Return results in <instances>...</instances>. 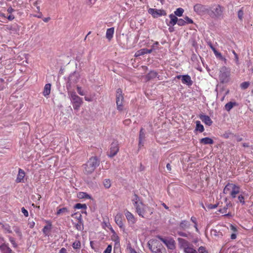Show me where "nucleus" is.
<instances>
[{
	"label": "nucleus",
	"instance_id": "nucleus-27",
	"mask_svg": "<svg viewBox=\"0 0 253 253\" xmlns=\"http://www.w3.org/2000/svg\"><path fill=\"white\" fill-rule=\"evenodd\" d=\"M169 18L170 19V21L169 22V24H168V26H174L176 23H177L178 18L176 16L172 14L169 15Z\"/></svg>",
	"mask_w": 253,
	"mask_h": 253
},
{
	"label": "nucleus",
	"instance_id": "nucleus-13",
	"mask_svg": "<svg viewBox=\"0 0 253 253\" xmlns=\"http://www.w3.org/2000/svg\"><path fill=\"white\" fill-rule=\"evenodd\" d=\"M177 79H181V82L182 84H185L188 86H191L193 84V81L190 76L188 75H178L176 76Z\"/></svg>",
	"mask_w": 253,
	"mask_h": 253
},
{
	"label": "nucleus",
	"instance_id": "nucleus-46",
	"mask_svg": "<svg viewBox=\"0 0 253 253\" xmlns=\"http://www.w3.org/2000/svg\"><path fill=\"white\" fill-rule=\"evenodd\" d=\"M199 253H209L204 247L201 246L198 249ZM197 253L198 252H197Z\"/></svg>",
	"mask_w": 253,
	"mask_h": 253
},
{
	"label": "nucleus",
	"instance_id": "nucleus-43",
	"mask_svg": "<svg viewBox=\"0 0 253 253\" xmlns=\"http://www.w3.org/2000/svg\"><path fill=\"white\" fill-rule=\"evenodd\" d=\"M103 185L106 188H110L111 185L110 180L107 179L104 180L103 181Z\"/></svg>",
	"mask_w": 253,
	"mask_h": 253
},
{
	"label": "nucleus",
	"instance_id": "nucleus-20",
	"mask_svg": "<svg viewBox=\"0 0 253 253\" xmlns=\"http://www.w3.org/2000/svg\"><path fill=\"white\" fill-rule=\"evenodd\" d=\"M158 76V73L154 71H151L149 73H148L145 77V80L147 81H149L152 79H155Z\"/></svg>",
	"mask_w": 253,
	"mask_h": 253
},
{
	"label": "nucleus",
	"instance_id": "nucleus-19",
	"mask_svg": "<svg viewBox=\"0 0 253 253\" xmlns=\"http://www.w3.org/2000/svg\"><path fill=\"white\" fill-rule=\"evenodd\" d=\"M153 48L148 49L147 48H142L136 52L135 53V57H138L141 55H143L145 54L150 53L152 52Z\"/></svg>",
	"mask_w": 253,
	"mask_h": 253
},
{
	"label": "nucleus",
	"instance_id": "nucleus-37",
	"mask_svg": "<svg viewBox=\"0 0 253 253\" xmlns=\"http://www.w3.org/2000/svg\"><path fill=\"white\" fill-rule=\"evenodd\" d=\"M184 12V10L182 8H178L176 9V10L174 11V14L176 16H181L182 15L183 13Z\"/></svg>",
	"mask_w": 253,
	"mask_h": 253
},
{
	"label": "nucleus",
	"instance_id": "nucleus-55",
	"mask_svg": "<svg viewBox=\"0 0 253 253\" xmlns=\"http://www.w3.org/2000/svg\"><path fill=\"white\" fill-rule=\"evenodd\" d=\"M77 89V91L79 94H80L81 95H84V93L83 91L82 90V88L81 87L78 86Z\"/></svg>",
	"mask_w": 253,
	"mask_h": 253
},
{
	"label": "nucleus",
	"instance_id": "nucleus-26",
	"mask_svg": "<svg viewBox=\"0 0 253 253\" xmlns=\"http://www.w3.org/2000/svg\"><path fill=\"white\" fill-rule=\"evenodd\" d=\"M51 224L48 222L47 225L44 226L42 229L43 233L45 236H48L51 229Z\"/></svg>",
	"mask_w": 253,
	"mask_h": 253
},
{
	"label": "nucleus",
	"instance_id": "nucleus-47",
	"mask_svg": "<svg viewBox=\"0 0 253 253\" xmlns=\"http://www.w3.org/2000/svg\"><path fill=\"white\" fill-rule=\"evenodd\" d=\"M238 200L239 201V202L242 204V205H244L245 204V198H244V197L242 195H240L238 196Z\"/></svg>",
	"mask_w": 253,
	"mask_h": 253
},
{
	"label": "nucleus",
	"instance_id": "nucleus-39",
	"mask_svg": "<svg viewBox=\"0 0 253 253\" xmlns=\"http://www.w3.org/2000/svg\"><path fill=\"white\" fill-rule=\"evenodd\" d=\"M244 16L243 7H242L238 12V17L240 20L242 21Z\"/></svg>",
	"mask_w": 253,
	"mask_h": 253
},
{
	"label": "nucleus",
	"instance_id": "nucleus-42",
	"mask_svg": "<svg viewBox=\"0 0 253 253\" xmlns=\"http://www.w3.org/2000/svg\"><path fill=\"white\" fill-rule=\"evenodd\" d=\"M74 208L77 209H86V206L85 204H82L80 203H78L75 205Z\"/></svg>",
	"mask_w": 253,
	"mask_h": 253
},
{
	"label": "nucleus",
	"instance_id": "nucleus-32",
	"mask_svg": "<svg viewBox=\"0 0 253 253\" xmlns=\"http://www.w3.org/2000/svg\"><path fill=\"white\" fill-rule=\"evenodd\" d=\"M195 130L199 131L200 132H203L204 131V127L199 121L196 122Z\"/></svg>",
	"mask_w": 253,
	"mask_h": 253
},
{
	"label": "nucleus",
	"instance_id": "nucleus-64",
	"mask_svg": "<svg viewBox=\"0 0 253 253\" xmlns=\"http://www.w3.org/2000/svg\"><path fill=\"white\" fill-rule=\"evenodd\" d=\"M59 253H67L66 249L64 248H61Z\"/></svg>",
	"mask_w": 253,
	"mask_h": 253
},
{
	"label": "nucleus",
	"instance_id": "nucleus-24",
	"mask_svg": "<svg viewBox=\"0 0 253 253\" xmlns=\"http://www.w3.org/2000/svg\"><path fill=\"white\" fill-rule=\"evenodd\" d=\"M114 33V28H110L107 30L106 37L110 41L113 37Z\"/></svg>",
	"mask_w": 253,
	"mask_h": 253
},
{
	"label": "nucleus",
	"instance_id": "nucleus-45",
	"mask_svg": "<svg viewBox=\"0 0 253 253\" xmlns=\"http://www.w3.org/2000/svg\"><path fill=\"white\" fill-rule=\"evenodd\" d=\"M8 238H9V240L10 242L13 245V247H14V248L17 247V245L16 243L14 238H13V237H12L11 236H9Z\"/></svg>",
	"mask_w": 253,
	"mask_h": 253
},
{
	"label": "nucleus",
	"instance_id": "nucleus-38",
	"mask_svg": "<svg viewBox=\"0 0 253 253\" xmlns=\"http://www.w3.org/2000/svg\"><path fill=\"white\" fill-rule=\"evenodd\" d=\"M81 246V243L79 241H76L72 245V247L74 249H80Z\"/></svg>",
	"mask_w": 253,
	"mask_h": 253
},
{
	"label": "nucleus",
	"instance_id": "nucleus-18",
	"mask_svg": "<svg viewBox=\"0 0 253 253\" xmlns=\"http://www.w3.org/2000/svg\"><path fill=\"white\" fill-rule=\"evenodd\" d=\"M0 251L2 253H12V251L9 247L8 244L4 243L0 246Z\"/></svg>",
	"mask_w": 253,
	"mask_h": 253
},
{
	"label": "nucleus",
	"instance_id": "nucleus-9",
	"mask_svg": "<svg viewBox=\"0 0 253 253\" xmlns=\"http://www.w3.org/2000/svg\"><path fill=\"white\" fill-rule=\"evenodd\" d=\"M157 238L160 241L163 242L168 248L173 250L175 247V243L174 240L172 238H164L160 236H157Z\"/></svg>",
	"mask_w": 253,
	"mask_h": 253
},
{
	"label": "nucleus",
	"instance_id": "nucleus-3",
	"mask_svg": "<svg viewBox=\"0 0 253 253\" xmlns=\"http://www.w3.org/2000/svg\"><path fill=\"white\" fill-rule=\"evenodd\" d=\"M180 248L183 250L184 253H197V251L194 248L192 244L188 241L181 238L177 239Z\"/></svg>",
	"mask_w": 253,
	"mask_h": 253
},
{
	"label": "nucleus",
	"instance_id": "nucleus-60",
	"mask_svg": "<svg viewBox=\"0 0 253 253\" xmlns=\"http://www.w3.org/2000/svg\"><path fill=\"white\" fill-rule=\"evenodd\" d=\"M232 134L231 133H230V132H228V133H225L223 134V137L226 139H227L228 138H229L230 137V135Z\"/></svg>",
	"mask_w": 253,
	"mask_h": 253
},
{
	"label": "nucleus",
	"instance_id": "nucleus-1",
	"mask_svg": "<svg viewBox=\"0 0 253 253\" xmlns=\"http://www.w3.org/2000/svg\"><path fill=\"white\" fill-rule=\"evenodd\" d=\"M131 201L135 208L136 212L140 216L148 218L153 213V208L144 204L136 194L133 195Z\"/></svg>",
	"mask_w": 253,
	"mask_h": 253
},
{
	"label": "nucleus",
	"instance_id": "nucleus-33",
	"mask_svg": "<svg viewBox=\"0 0 253 253\" xmlns=\"http://www.w3.org/2000/svg\"><path fill=\"white\" fill-rule=\"evenodd\" d=\"M237 105V103L236 102H229L225 104V109L228 111L229 112L234 106H235Z\"/></svg>",
	"mask_w": 253,
	"mask_h": 253
},
{
	"label": "nucleus",
	"instance_id": "nucleus-51",
	"mask_svg": "<svg viewBox=\"0 0 253 253\" xmlns=\"http://www.w3.org/2000/svg\"><path fill=\"white\" fill-rule=\"evenodd\" d=\"M185 22L186 21L184 19H178L177 24L179 26H184V25H185Z\"/></svg>",
	"mask_w": 253,
	"mask_h": 253
},
{
	"label": "nucleus",
	"instance_id": "nucleus-49",
	"mask_svg": "<svg viewBox=\"0 0 253 253\" xmlns=\"http://www.w3.org/2000/svg\"><path fill=\"white\" fill-rule=\"evenodd\" d=\"M4 87V81L3 79L0 78V90L3 89Z\"/></svg>",
	"mask_w": 253,
	"mask_h": 253
},
{
	"label": "nucleus",
	"instance_id": "nucleus-57",
	"mask_svg": "<svg viewBox=\"0 0 253 253\" xmlns=\"http://www.w3.org/2000/svg\"><path fill=\"white\" fill-rule=\"evenodd\" d=\"M226 210H227V208H224L222 209H220L219 210V211L221 213L224 214V215H227L226 214Z\"/></svg>",
	"mask_w": 253,
	"mask_h": 253
},
{
	"label": "nucleus",
	"instance_id": "nucleus-53",
	"mask_svg": "<svg viewBox=\"0 0 253 253\" xmlns=\"http://www.w3.org/2000/svg\"><path fill=\"white\" fill-rule=\"evenodd\" d=\"M232 52L233 53V54L234 55V57H235V59L236 60V62L237 64H238V62H239V58H238V54L236 53V52L234 50H233Z\"/></svg>",
	"mask_w": 253,
	"mask_h": 253
},
{
	"label": "nucleus",
	"instance_id": "nucleus-8",
	"mask_svg": "<svg viewBox=\"0 0 253 253\" xmlns=\"http://www.w3.org/2000/svg\"><path fill=\"white\" fill-rule=\"evenodd\" d=\"M223 12V7L219 5H217L213 7L212 10L208 9V14L211 17H218L221 16Z\"/></svg>",
	"mask_w": 253,
	"mask_h": 253
},
{
	"label": "nucleus",
	"instance_id": "nucleus-54",
	"mask_svg": "<svg viewBox=\"0 0 253 253\" xmlns=\"http://www.w3.org/2000/svg\"><path fill=\"white\" fill-rule=\"evenodd\" d=\"M21 211L26 217L28 216V211L24 207L21 209Z\"/></svg>",
	"mask_w": 253,
	"mask_h": 253
},
{
	"label": "nucleus",
	"instance_id": "nucleus-41",
	"mask_svg": "<svg viewBox=\"0 0 253 253\" xmlns=\"http://www.w3.org/2000/svg\"><path fill=\"white\" fill-rule=\"evenodd\" d=\"M250 84V82H244L240 84V87L242 89H245L248 88Z\"/></svg>",
	"mask_w": 253,
	"mask_h": 253
},
{
	"label": "nucleus",
	"instance_id": "nucleus-35",
	"mask_svg": "<svg viewBox=\"0 0 253 253\" xmlns=\"http://www.w3.org/2000/svg\"><path fill=\"white\" fill-rule=\"evenodd\" d=\"M191 221L194 224V227L195 228V230L196 232H199V229L198 228V224H197V218L195 216H192L190 219Z\"/></svg>",
	"mask_w": 253,
	"mask_h": 253
},
{
	"label": "nucleus",
	"instance_id": "nucleus-15",
	"mask_svg": "<svg viewBox=\"0 0 253 253\" xmlns=\"http://www.w3.org/2000/svg\"><path fill=\"white\" fill-rule=\"evenodd\" d=\"M156 242L154 240L150 241L148 243V246L149 249L153 253H163L162 251L156 247Z\"/></svg>",
	"mask_w": 253,
	"mask_h": 253
},
{
	"label": "nucleus",
	"instance_id": "nucleus-12",
	"mask_svg": "<svg viewBox=\"0 0 253 253\" xmlns=\"http://www.w3.org/2000/svg\"><path fill=\"white\" fill-rule=\"evenodd\" d=\"M208 9L206 6L200 3L196 4L194 6V10L198 14L208 13Z\"/></svg>",
	"mask_w": 253,
	"mask_h": 253
},
{
	"label": "nucleus",
	"instance_id": "nucleus-16",
	"mask_svg": "<svg viewBox=\"0 0 253 253\" xmlns=\"http://www.w3.org/2000/svg\"><path fill=\"white\" fill-rule=\"evenodd\" d=\"M199 118L202 121L205 123L206 125L210 126L212 124V121L210 117L207 115L201 114L199 115Z\"/></svg>",
	"mask_w": 253,
	"mask_h": 253
},
{
	"label": "nucleus",
	"instance_id": "nucleus-11",
	"mask_svg": "<svg viewBox=\"0 0 253 253\" xmlns=\"http://www.w3.org/2000/svg\"><path fill=\"white\" fill-rule=\"evenodd\" d=\"M148 13L152 15L154 18H158L161 16L166 15L167 13L164 10L149 8Z\"/></svg>",
	"mask_w": 253,
	"mask_h": 253
},
{
	"label": "nucleus",
	"instance_id": "nucleus-36",
	"mask_svg": "<svg viewBox=\"0 0 253 253\" xmlns=\"http://www.w3.org/2000/svg\"><path fill=\"white\" fill-rule=\"evenodd\" d=\"M69 212V211L67 208H63L58 210L57 211V214L59 215L62 213H66Z\"/></svg>",
	"mask_w": 253,
	"mask_h": 253
},
{
	"label": "nucleus",
	"instance_id": "nucleus-40",
	"mask_svg": "<svg viewBox=\"0 0 253 253\" xmlns=\"http://www.w3.org/2000/svg\"><path fill=\"white\" fill-rule=\"evenodd\" d=\"M78 197L80 198H86V199H90V197L89 195H88L87 193L84 192H80L79 194Z\"/></svg>",
	"mask_w": 253,
	"mask_h": 253
},
{
	"label": "nucleus",
	"instance_id": "nucleus-62",
	"mask_svg": "<svg viewBox=\"0 0 253 253\" xmlns=\"http://www.w3.org/2000/svg\"><path fill=\"white\" fill-rule=\"evenodd\" d=\"M35 222L34 221L29 222L28 223L29 227L30 228H33L35 226Z\"/></svg>",
	"mask_w": 253,
	"mask_h": 253
},
{
	"label": "nucleus",
	"instance_id": "nucleus-61",
	"mask_svg": "<svg viewBox=\"0 0 253 253\" xmlns=\"http://www.w3.org/2000/svg\"><path fill=\"white\" fill-rule=\"evenodd\" d=\"M79 214H81L80 213H74V214H72L71 216L72 217H75V218H77V220L78 221H79Z\"/></svg>",
	"mask_w": 253,
	"mask_h": 253
},
{
	"label": "nucleus",
	"instance_id": "nucleus-31",
	"mask_svg": "<svg viewBox=\"0 0 253 253\" xmlns=\"http://www.w3.org/2000/svg\"><path fill=\"white\" fill-rule=\"evenodd\" d=\"M127 221L130 224H133L136 221V219L134 217V215L130 212L127 211Z\"/></svg>",
	"mask_w": 253,
	"mask_h": 253
},
{
	"label": "nucleus",
	"instance_id": "nucleus-30",
	"mask_svg": "<svg viewBox=\"0 0 253 253\" xmlns=\"http://www.w3.org/2000/svg\"><path fill=\"white\" fill-rule=\"evenodd\" d=\"M189 227L190 223L188 221L186 220H182L179 223V227L182 229L185 230L188 229Z\"/></svg>",
	"mask_w": 253,
	"mask_h": 253
},
{
	"label": "nucleus",
	"instance_id": "nucleus-59",
	"mask_svg": "<svg viewBox=\"0 0 253 253\" xmlns=\"http://www.w3.org/2000/svg\"><path fill=\"white\" fill-rule=\"evenodd\" d=\"M230 229L232 231H233L235 233L237 232V229L236 227L232 224L230 225Z\"/></svg>",
	"mask_w": 253,
	"mask_h": 253
},
{
	"label": "nucleus",
	"instance_id": "nucleus-14",
	"mask_svg": "<svg viewBox=\"0 0 253 253\" xmlns=\"http://www.w3.org/2000/svg\"><path fill=\"white\" fill-rule=\"evenodd\" d=\"M119 150L118 144L117 142H113L111 144L110 151L108 153V156L110 157H113L115 156Z\"/></svg>",
	"mask_w": 253,
	"mask_h": 253
},
{
	"label": "nucleus",
	"instance_id": "nucleus-52",
	"mask_svg": "<svg viewBox=\"0 0 253 253\" xmlns=\"http://www.w3.org/2000/svg\"><path fill=\"white\" fill-rule=\"evenodd\" d=\"M111 251L112 246L109 245L107 246V248L104 251V253H111Z\"/></svg>",
	"mask_w": 253,
	"mask_h": 253
},
{
	"label": "nucleus",
	"instance_id": "nucleus-5",
	"mask_svg": "<svg viewBox=\"0 0 253 253\" xmlns=\"http://www.w3.org/2000/svg\"><path fill=\"white\" fill-rule=\"evenodd\" d=\"M68 94L73 103L74 109L78 110L83 103L82 99L78 96L75 92L70 91L68 92Z\"/></svg>",
	"mask_w": 253,
	"mask_h": 253
},
{
	"label": "nucleus",
	"instance_id": "nucleus-63",
	"mask_svg": "<svg viewBox=\"0 0 253 253\" xmlns=\"http://www.w3.org/2000/svg\"><path fill=\"white\" fill-rule=\"evenodd\" d=\"M14 11H15V10L14 9H13L11 7H8L7 10V11L9 13H12Z\"/></svg>",
	"mask_w": 253,
	"mask_h": 253
},
{
	"label": "nucleus",
	"instance_id": "nucleus-17",
	"mask_svg": "<svg viewBox=\"0 0 253 253\" xmlns=\"http://www.w3.org/2000/svg\"><path fill=\"white\" fill-rule=\"evenodd\" d=\"M25 176V171L23 169H19L18 174L17 176L16 182L17 183L24 182V178Z\"/></svg>",
	"mask_w": 253,
	"mask_h": 253
},
{
	"label": "nucleus",
	"instance_id": "nucleus-21",
	"mask_svg": "<svg viewBox=\"0 0 253 253\" xmlns=\"http://www.w3.org/2000/svg\"><path fill=\"white\" fill-rule=\"evenodd\" d=\"M199 142L201 144H204V145H207V144L211 145V144H213L214 143L213 139L210 137L203 138L200 139Z\"/></svg>",
	"mask_w": 253,
	"mask_h": 253
},
{
	"label": "nucleus",
	"instance_id": "nucleus-44",
	"mask_svg": "<svg viewBox=\"0 0 253 253\" xmlns=\"http://www.w3.org/2000/svg\"><path fill=\"white\" fill-rule=\"evenodd\" d=\"M211 234L212 235L214 236H220V237L222 236V233L220 232H217L216 230H212L211 231Z\"/></svg>",
	"mask_w": 253,
	"mask_h": 253
},
{
	"label": "nucleus",
	"instance_id": "nucleus-28",
	"mask_svg": "<svg viewBox=\"0 0 253 253\" xmlns=\"http://www.w3.org/2000/svg\"><path fill=\"white\" fill-rule=\"evenodd\" d=\"M145 138V134L144 129L141 128L140 130L139 138V147L143 146V140Z\"/></svg>",
	"mask_w": 253,
	"mask_h": 253
},
{
	"label": "nucleus",
	"instance_id": "nucleus-4",
	"mask_svg": "<svg viewBox=\"0 0 253 253\" xmlns=\"http://www.w3.org/2000/svg\"><path fill=\"white\" fill-rule=\"evenodd\" d=\"M239 192L240 187L231 183L227 184L223 189L225 194H229L233 198H235Z\"/></svg>",
	"mask_w": 253,
	"mask_h": 253
},
{
	"label": "nucleus",
	"instance_id": "nucleus-25",
	"mask_svg": "<svg viewBox=\"0 0 253 253\" xmlns=\"http://www.w3.org/2000/svg\"><path fill=\"white\" fill-rule=\"evenodd\" d=\"M79 221H78V223L75 224V227L78 230L81 231L84 228L82 216L81 214H79Z\"/></svg>",
	"mask_w": 253,
	"mask_h": 253
},
{
	"label": "nucleus",
	"instance_id": "nucleus-2",
	"mask_svg": "<svg viewBox=\"0 0 253 253\" xmlns=\"http://www.w3.org/2000/svg\"><path fill=\"white\" fill-rule=\"evenodd\" d=\"M99 164L100 160L96 157L90 158L87 163L83 166L84 173L86 175L92 173Z\"/></svg>",
	"mask_w": 253,
	"mask_h": 253
},
{
	"label": "nucleus",
	"instance_id": "nucleus-50",
	"mask_svg": "<svg viewBox=\"0 0 253 253\" xmlns=\"http://www.w3.org/2000/svg\"><path fill=\"white\" fill-rule=\"evenodd\" d=\"M184 20L186 21L185 22V24H192L193 23V21L191 18H189L188 16H186L184 18Z\"/></svg>",
	"mask_w": 253,
	"mask_h": 253
},
{
	"label": "nucleus",
	"instance_id": "nucleus-56",
	"mask_svg": "<svg viewBox=\"0 0 253 253\" xmlns=\"http://www.w3.org/2000/svg\"><path fill=\"white\" fill-rule=\"evenodd\" d=\"M214 55H215V56H216L217 58H219L220 60H221V59H222V58H223V56L222 55L221 53H220V52H218V51H217V52L216 53V54H215Z\"/></svg>",
	"mask_w": 253,
	"mask_h": 253
},
{
	"label": "nucleus",
	"instance_id": "nucleus-29",
	"mask_svg": "<svg viewBox=\"0 0 253 253\" xmlns=\"http://www.w3.org/2000/svg\"><path fill=\"white\" fill-rule=\"evenodd\" d=\"M50 90H51V84H46L44 87L43 95L45 97L48 96L50 93Z\"/></svg>",
	"mask_w": 253,
	"mask_h": 253
},
{
	"label": "nucleus",
	"instance_id": "nucleus-34",
	"mask_svg": "<svg viewBox=\"0 0 253 253\" xmlns=\"http://www.w3.org/2000/svg\"><path fill=\"white\" fill-rule=\"evenodd\" d=\"M13 228L14 231L16 233L17 235L19 237L20 239H21L22 237V234L21 231L20 227L18 226H14Z\"/></svg>",
	"mask_w": 253,
	"mask_h": 253
},
{
	"label": "nucleus",
	"instance_id": "nucleus-7",
	"mask_svg": "<svg viewBox=\"0 0 253 253\" xmlns=\"http://www.w3.org/2000/svg\"><path fill=\"white\" fill-rule=\"evenodd\" d=\"M80 78L79 73L74 72L71 74L68 77V81L67 83V88L69 89L71 88L73 84H76Z\"/></svg>",
	"mask_w": 253,
	"mask_h": 253
},
{
	"label": "nucleus",
	"instance_id": "nucleus-58",
	"mask_svg": "<svg viewBox=\"0 0 253 253\" xmlns=\"http://www.w3.org/2000/svg\"><path fill=\"white\" fill-rule=\"evenodd\" d=\"M178 234L179 236H182V237H188L187 234L186 233L183 232H178Z\"/></svg>",
	"mask_w": 253,
	"mask_h": 253
},
{
	"label": "nucleus",
	"instance_id": "nucleus-22",
	"mask_svg": "<svg viewBox=\"0 0 253 253\" xmlns=\"http://www.w3.org/2000/svg\"><path fill=\"white\" fill-rule=\"evenodd\" d=\"M115 219L116 223L119 225V226L120 228H123L124 226V224L123 222V217L122 214H117L115 216Z\"/></svg>",
	"mask_w": 253,
	"mask_h": 253
},
{
	"label": "nucleus",
	"instance_id": "nucleus-23",
	"mask_svg": "<svg viewBox=\"0 0 253 253\" xmlns=\"http://www.w3.org/2000/svg\"><path fill=\"white\" fill-rule=\"evenodd\" d=\"M0 225H1V227L2 229L3 230L5 233H12V230H11L10 226L8 224L0 222Z\"/></svg>",
	"mask_w": 253,
	"mask_h": 253
},
{
	"label": "nucleus",
	"instance_id": "nucleus-48",
	"mask_svg": "<svg viewBox=\"0 0 253 253\" xmlns=\"http://www.w3.org/2000/svg\"><path fill=\"white\" fill-rule=\"evenodd\" d=\"M218 206V204H214V205H212V204H209L207 205V208L209 209V210H211V209H215Z\"/></svg>",
	"mask_w": 253,
	"mask_h": 253
},
{
	"label": "nucleus",
	"instance_id": "nucleus-10",
	"mask_svg": "<svg viewBox=\"0 0 253 253\" xmlns=\"http://www.w3.org/2000/svg\"><path fill=\"white\" fill-rule=\"evenodd\" d=\"M122 90L120 88L117 89L116 94V103L117 105V109L119 110L123 109V103L124 101V97L122 95Z\"/></svg>",
	"mask_w": 253,
	"mask_h": 253
},
{
	"label": "nucleus",
	"instance_id": "nucleus-6",
	"mask_svg": "<svg viewBox=\"0 0 253 253\" xmlns=\"http://www.w3.org/2000/svg\"><path fill=\"white\" fill-rule=\"evenodd\" d=\"M230 71L225 66L222 67L219 72V79L221 83H226L229 81Z\"/></svg>",
	"mask_w": 253,
	"mask_h": 253
}]
</instances>
